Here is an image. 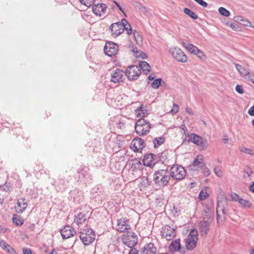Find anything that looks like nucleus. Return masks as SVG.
Segmentation results:
<instances>
[{
  "label": "nucleus",
  "instance_id": "obj_52",
  "mask_svg": "<svg viewBox=\"0 0 254 254\" xmlns=\"http://www.w3.org/2000/svg\"><path fill=\"white\" fill-rule=\"evenodd\" d=\"M179 111V106L176 104H173V108L171 110V112L173 114L177 113Z\"/></svg>",
  "mask_w": 254,
  "mask_h": 254
},
{
  "label": "nucleus",
  "instance_id": "obj_10",
  "mask_svg": "<svg viewBox=\"0 0 254 254\" xmlns=\"http://www.w3.org/2000/svg\"><path fill=\"white\" fill-rule=\"evenodd\" d=\"M205 166L204 162L203 157L201 155H197L192 163L190 164L189 168V169L193 172L199 171Z\"/></svg>",
  "mask_w": 254,
  "mask_h": 254
},
{
  "label": "nucleus",
  "instance_id": "obj_57",
  "mask_svg": "<svg viewBox=\"0 0 254 254\" xmlns=\"http://www.w3.org/2000/svg\"><path fill=\"white\" fill-rule=\"evenodd\" d=\"M114 2L115 3V4L116 5V6L118 7V8L119 9V10L122 11L125 15L126 14H125L124 13V11L123 9V8H122V7L120 5V4H119V3H118L117 1H114Z\"/></svg>",
  "mask_w": 254,
  "mask_h": 254
},
{
  "label": "nucleus",
  "instance_id": "obj_30",
  "mask_svg": "<svg viewBox=\"0 0 254 254\" xmlns=\"http://www.w3.org/2000/svg\"><path fill=\"white\" fill-rule=\"evenodd\" d=\"M165 142V137L161 136L158 137L154 138L152 140V142L155 148H157Z\"/></svg>",
  "mask_w": 254,
  "mask_h": 254
},
{
  "label": "nucleus",
  "instance_id": "obj_12",
  "mask_svg": "<svg viewBox=\"0 0 254 254\" xmlns=\"http://www.w3.org/2000/svg\"><path fill=\"white\" fill-rule=\"evenodd\" d=\"M141 73L140 67L137 65H132L128 67L126 71V75L129 80L137 79Z\"/></svg>",
  "mask_w": 254,
  "mask_h": 254
},
{
  "label": "nucleus",
  "instance_id": "obj_44",
  "mask_svg": "<svg viewBox=\"0 0 254 254\" xmlns=\"http://www.w3.org/2000/svg\"><path fill=\"white\" fill-rule=\"evenodd\" d=\"M230 196L231 200L233 201H239L241 198L237 194L234 192H232Z\"/></svg>",
  "mask_w": 254,
  "mask_h": 254
},
{
  "label": "nucleus",
  "instance_id": "obj_50",
  "mask_svg": "<svg viewBox=\"0 0 254 254\" xmlns=\"http://www.w3.org/2000/svg\"><path fill=\"white\" fill-rule=\"evenodd\" d=\"M125 30H126L127 31V33L128 35H130L131 34V28L130 24L128 23L127 21V25H126V26L125 27Z\"/></svg>",
  "mask_w": 254,
  "mask_h": 254
},
{
  "label": "nucleus",
  "instance_id": "obj_34",
  "mask_svg": "<svg viewBox=\"0 0 254 254\" xmlns=\"http://www.w3.org/2000/svg\"><path fill=\"white\" fill-rule=\"evenodd\" d=\"M240 152L251 155H254V151L250 148H246L244 146H241L239 148Z\"/></svg>",
  "mask_w": 254,
  "mask_h": 254
},
{
  "label": "nucleus",
  "instance_id": "obj_46",
  "mask_svg": "<svg viewBox=\"0 0 254 254\" xmlns=\"http://www.w3.org/2000/svg\"><path fill=\"white\" fill-rule=\"evenodd\" d=\"M12 221L17 226H21L23 223V220L17 218H13Z\"/></svg>",
  "mask_w": 254,
  "mask_h": 254
},
{
  "label": "nucleus",
  "instance_id": "obj_37",
  "mask_svg": "<svg viewBox=\"0 0 254 254\" xmlns=\"http://www.w3.org/2000/svg\"><path fill=\"white\" fill-rule=\"evenodd\" d=\"M220 203H221V202H219V201H218V203H217V207L216 213H217V219L218 221L220 219V215L219 214V212L221 211L223 214H225L224 209L222 207H220Z\"/></svg>",
  "mask_w": 254,
  "mask_h": 254
},
{
  "label": "nucleus",
  "instance_id": "obj_53",
  "mask_svg": "<svg viewBox=\"0 0 254 254\" xmlns=\"http://www.w3.org/2000/svg\"><path fill=\"white\" fill-rule=\"evenodd\" d=\"M246 79H248L254 84V74H252L250 72V74L248 75Z\"/></svg>",
  "mask_w": 254,
  "mask_h": 254
},
{
  "label": "nucleus",
  "instance_id": "obj_43",
  "mask_svg": "<svg viewBox=\"0 0 254 254\" xmlns=\"http://www.w3.org/2000/svg\"><path fill=\"white\" fill-rule=\"evenodd\" d=\"M227 25L234 30H239V26L237 24L235 23H234L232 21H229L227 22Z\"/></svg>",
  "mask_w": 254,
  "mask_h": 254
},
{
  "label": "nucleus",
  "instance_id": "obj_24",
  "mask_svg": "<svg viewBox=\"0 0 254 254\" xmlns=\"http://www.w3.org/2000/svg\"><path fill=\"white\" fill-rule=\"evenodd\" d=\"M86 220V217L83 212H80L77 215L74 216V223L77 225L79 226L85 223Z\"/></svg>",
  "mask_w": 254,
  "mask_h": 254
},
{
  "label": "nucleus",
  "instance_id": "obj_4",
  "mask_svg": "<svg viewBox=\"0 0 254 254\" xmlns=\"http://www.w3.org/2000/svg\"><path fill=\"white\" fill-rule=\"evenodd\" d=\"M198 241V232L195 229H192L190 232L186 241V247L188 250L194 249Z\"/></svg>",
  "mask_w": 254,
  "mask_h": 254
},
{
  "label": "nucleus",
  "instance_id": "obj_19",
  "mask_svg": "<svg viewBox=\"0 0 254 254\" xmlns=\"http://www.w3.org/2000/svg\"><path fill=\"white\" fill-rule=\"evenodd\" d=\"M124 74L125 73L123 70L117 69L112 73L111 80L114 83H118L122 81Z\"/></svg>",
  "mask_w": 254,
  "mask_h": 254
},
{
  "label": "nucleus",
  "instance_id": "obj_22",
  "mask_svg": "<svg viewBox=\"0 0 254 254\" xmlns=\"http://www.w3.org/2000/svg\"><path fill=\"white\" fill-rule=\"evenodd\" d=\"M0 247L9 254H17L15 250L3 240H0Z\"/></svg>",
  "mask_w": 254,
  "mask_h": 254
},
{
  "label": "nucleus",
  "instance_id": "obj_59",
  "mask_svg": "<svg viewBox=\"0 0 254 254\" xmlns=\"http://www.w3.org/2000/svg\"><path fill=\"white\" fill-rule=\"evenodd\" d=\"M128 254H138V251L135 249H131Z\"/></svg>",
  "mask_w": 254,
  "mask_h": 254
},
{
  "label": "nucleus",
  "instance_id": "obj_38",
  "mask_svg": "<svg viewBox=\"0 0 254 254\" xmlns=\"http://www.w3.org/2000/svg\"><path fill=\"white\" fill-rule=\"evenodd\" d=\"M141 165V162L137 159L132 161L131 168L134 171L136 169L140 168Z\"/></svg>",
  "mask_w": 254,
  "mask_h": 254
},
{
  "label": "nucleus",
  "instance_id": "obj_40",
  "mask_svg": "<svg viewBox=\"0 0 254 254\" xmlns=\"http://www.w3.org/2000/svg\"><path fill=\"white\" fill-rule=\"evenodd\" d=\"M218 11L221 15L226 17L229 16L230 14V12L223 7H220L218 9Z\"/></svg>",
  "mask_w": 254,
  "mask_h": 254
},
{
  "label": "nucleus",
  "instance_id": "obj_5",
  "mask_svg": "<svg viewBox=\"0 0 254 254\" xmlns=\"http://www.w3.org/2000/svg\"><path fill=\"white\" fill-rule=\"evenodd\" d=\"M79 238L85 246H88L95 240V234L91 229H84L80 232Z\"/></svg>",
  "mask_w": 254,
  "mask_h": 254
},
{
  "label": "nucleus",
  "instance_id": "obj_48",
  "mask_svg": "<svg viewBox=\"0 0 254 254\" xmlns=\"http://www.w3.org/2000/svg\"><path fill=\"white\" fill-rule=\"evenodd\" d=\"M203 175L205 177L208 176L210 174V170L205 167V166L201 169Z\"/></svg>",
  "mask_w": 254,
  "mask_h": 254
},
{
  "label": "nucleus",
  "instance_id": "obj_23",
  "mask_svg": "<svg viewBox=\"0 0 254 254\" xmlns=\"http://www.w3.org/2000/svg\"><path fill=\"white\" fill-rule=\"evenodd\" d=\"M142 254H156V249L152 243L146 245L142 252Z\"/></svg>",
  "mask_w": 254,
  "mask_h": 254
},
{
  "label": "nucleus",
  "instance_id": "obj_3",
  "mask_svg": "<svg viewBox=\"0 0 254 254\" xmlns=\"http://www.w3.org/2000/svg\"><path fill=\"white\" fill-rule=\"evenodd\" d=\"M127 20L122 19L121 22L112 24L109 27V30L111 32L112 36L117 37L121 34L125 30V27L127 25Z\"/></svg>",
  "mask_w": 254,
  "mask_h": 254
},
{
  "label": "nucleus",
  "instance_id": "obj_15",
  "mask_svg": "<svg viewBox=\"0 0 254 254\" xmlns=\"http://www.w3.org/2000/svg\"><path fill=\"white\" fill-rule=\"evenodd\" d=\"M130 229V225L127 219L121 218L117 220L116 229L118 232H125Z\"/></svg>",
  "mask_w": 254,
  "mask_h": 254
},
{
  "label": "nucleus",
  "instance_id": "obj_54",
  "mask_svg": "<svg viewBox=\"0 0 254 254\" xmlns=\"http://www.w3.org/2000/svg\"><path fill=\"white\" fill-rule=\"evenodd\" d=\"M142 12H143L144 13H147L148 12V8L143 6V5H140V8L139 9Z\"/></svg>",
  "mask_w": 254,
  "mask_h": 254
},
{
  "label": "nucleus",
  "instance_id": "obj_45",
  "mask_svg": "<svg viewBox=\"0 0 254 254\" xmlns=\"http://www.w3.org/2000/svg\"><path fill=\"white\" fill-rule=\"evenodd\" d=\"M215 174L218 177H222L223 176V172L220 167H215L214 169Z\"/></svg>",
  "mask_w": 254,
  "mask_h": 254
},
{
  "label": "nucleus",
  "instance_id": "obj_27",
  "mask_svg": "<svg viewBox=\"0 0 254 254\" xmlns=\"http://www.w3.org/2000/svg\"><path fill=\"white\" fill-rule=\"evenodd\" d=\"M180 248L181 244L180 239L173 241L169 246V249L171 252L178 251L180 249Z\"/></svg>",
  "mask_w": 254,
  "mask_h": 254
},
{
  "label": "nucleus",
  "instance_id": "obj_6",
  "mask_svg": "<svg viewBox=\"0 0 254 254\" xmlns=\"http://www.w3.org/2000/svg\"><path fill=\"white\" fill-rule=\"evenodd\" d=\"M122 241L124 245L129 248H132L137 244V236L134 232H128L123 235Z\"/></svg>",
  "mask_w": 254,
  "mask_h": 254
},
{
  "label": "nucleus",
  "instance_id": "obj_29",
  "mask_svg": "<svg viewBox=\"0 0 254 254\" xmlns=\"http://www.w3.org/2000/svg\"><path fill=\"white\" fill-rule=\"evenodd\" d=\"M92 193L94 195L95 198L101 197L103 198L102 195L104 194L103 188L100 186L95 187L92 190Z\"/></svg>",
  "mask_w": 254,
  "mask_h": 254
},
{
  "label": "nucleus",
  "instance_id": "obj_20",
  "mask_svg": "<svg viewBox=\"0 0 254 254\" xmlns=\"http://www.w3.org/2000/svg\"><path fill=\"white\" fill-rule=\"evenodd\" d=\"M75 233L74 229L69 225L65 226L61 230L62 236L64 239L73 236Z\"/></svg>",
  "mask_w": 254,
  "mask_h": 254
},
{
  "label": "nucleus",
  "instance_id": "obj_51",
  "mask_svg": "<svg viewBox=\"0 0 254 254\" xmlns=\"http://www.w3.org/2000/svg\"><path fill=\"white\" fill-rule=\"evenodd\" d=\"M235 89L236 91L240 94H243L244 92V90L241 85H237L236 86Z\"/></svg>",
  "mask_w": 254,
  "mask_h": 254
},
{
  "label": "nucleus",
  "instance_id": "obj_41",
  "mask_svg": "<svg viewBox=\"0 0 254 254\" xmlns=\"http://www.w3.org/2000/svg\"><path fill=\"white\" fill-rule=\"evenodd\" d=\"M253 172L252 169L250 167H246L244 170V177L245 178L250 177L253 174Z\"/></svg>",
  "mask_w": 254,
  "mask_h": 254
},
{
  "label": "nucleus",
  "instance_id": "obj_47",
  "mask_svg": "<svg viewBox=\"0 0 254 254\" xmlns=\"http://www.w3.org/2000/svg\"><path fill=\"white\" fill-rule=\"evenodd\" d=\"M9 190V186L6 183L2 186H0V191L7 192Z\"/></svg>",
  "mask_w": 254,
  "mask_h": 254
},
{
  "label": "nucleus",
  "instance_id": "obj_39",
  "mask_svg": "<svg viewBox=\"0 0 254 254\" xmlns=\"http://www.w3.org/2000/svg\"><path fill=\"white\" fill-rule=\"evenodd\" d=\"M162 79L159 78L153 80L151 83V87L154 89H157L161 85Z\"/></svg>",
  "mask_w": 254,
  "mask_h": 254
},
{
  "label": "nucleus",
  "instance_id": "obj_7",
  "mask_svg": "<svg viewBox=\"0 0 254 254\" xmlns=\"http://www.w3.org/2000/svg\"><path fill=\"white\" fill-rule=\"evenodd\" d=\"M170 177L177 180L184 179L186 174L184 168L178 165H173L170 169Z\"/></svg>",
  "mask_w": 254,
  "mask_h": 254
},
{
  "label": "nucleus",
  "instance_id": "obj_56",
  "mask_svg": "<svg viewBox=\"0 0 254 254\" xmlns=\"http://www.w3.org/2000/svg\"><path fill=\"white\" fill-rule=\"evenodd\" d=\"M23 254H33L30 249H23Z\"/></svg>",
  "mask_w": 254,
  "mask_h": 254
},
{
  "label": "nucleus",
  "instance_id": "obj_36",
  "mask_svg": "<svg viewBox=\"0 0 254 254\" xmlns=\"http://www.w3.org/2000/svg\"><path fill=\"white\" fill-rule=\"evenodd\" d=\"M184 12L187 15H189L193 19H196L197 18V15L194 12L191 11L190 9L188 8H185L184 9Z\"/></svg>",
  "mask_w": 254,
  "mask_h": 254
},
{
  "label": "nucleus",
  "instance_id": "obj_26",
  "mask_svg": "<svg viewBox=\"0 0 254 254\" xmlns=\"http://www.w3.org/2000/svg\"><path fill=\"white\" fill-rule=\"evenodd\" d=\"M235 67L241 76L245 78H246L250 74V71L248 70H247L243 66L238 64H235Z\"/></svg>",
  "mask_w": 254,
  "mask_h": 254
},
{
  "label": "nucleus",
  "instance_id": "obj_16",
  "mask_svg": "<svg viewBox=\"0 0 254 254\" xmlns=\"http://www.w3.org/2000/svg\"><path fill=\"white\" fill-rule=\"evenodd\" d=\"M158 161V157L152 153L146 154L143 159L144 165L150 167H152Z\"/></svg>",
  "mask_w": 254,
  "mask_h": 254
},
{
  "label": "nucleus",
  "instance_id": "obj_13",
  "mask_svg": "<svg viewBox=\"0 0 254 254\" xmlns=\"http://www.w3.org/2000/svg\"><path fill=\"white\" fill-rule=\"evenodd\" d=\"M118 46L112 42H106L104 48V51L109 57H112L117 54L118 51Z\"/></svg>",
  "mask_w": 254,
  "mask_h": 254
},
{
  "label": "nucleus",
  "instance_id": "obj_21",
  "mask_svg": "<svg viewBox=\"0 0 254 254\" xmlns=\"http://www.w3.org/2000/svg\"><path fill=\"white\" fill-rule=\"evenodd\" d=\"M17 206H16L15 208L18 213H22L27 206V203L24 198L19 199L17 201Z\"/></svg>",
  "mask_w": 254,
  "mask_h": 254
},
{
  "label": "nucleus",
  "instance_id": "obj_55",
  "mask_svg": "<svg viewBox=\"0 0 254 254\" xmlns=\"http://www.w3.org/2000/svg\"><path fill=\"white\" fill-rule=\"evenodd\" d=\"M248 113L250 115L254 116V105L249 109Z\"/></svg>",
  "mask_w": 254,
  "mask_h": 254
},
{
  "label": "nucleus",
  "instance_id": "obj_14",
  "mask_svg": "<svg viewBox=\"0 0 254 254\" xmlns=\"http://www.w3.org/2000/svg\"><path fill=\"white\" fill-rule=\"evenodd\" d=\"M161 234L163 237L167 241H170L176 236V228L169 225H165L162 228Z\"/></svg>",
  "mask_w": 254,
  "mask_h": 254
},
{
  "label": "nucleus",
  "instance_id": "obj_49",
  "mask_svg": "<svg viewBox=\"0 0 254 254\" xmlns=\"http://www.w3.org/2000/svg\"><path fill=\"white\" fill-rule=\"evenodd\" d=\"M195 2L198 3L201 6L203 7H206L207 6V3L204 1L203 0H194Z\"/></svg>",
  "mask_w": 254,
  "mask_h": 254
},
{
  "label": "nucleus",
  "instance_id": "obj_61",
  "mask_svg": "<svg viewBox=\"0 0 254 254\" xmlns=\"http://www.w3.org/2000/svg\"><path fill=\"white\" fill-rule=\"evenodd\" d=\"M186 111L187 113H188L190 115H191V114H193V113L191 111V109L189 108H187L186 109Z\"/></svg>",
  "mask_w": 254,
  "mask_h": 254
},
{
  "label": "nucleus",
  "instance_id": "obj_8",
  "mask_svg": "<svg viewBox=\"0 0 254 254\" xmlns=\"http://www.w3.org/2000/svg\"><path fill=\"white\" fill-rule=\"evenodd\" d=\"M169 53L176 60L179 62L186 63L187 57L183 51L178 47H173L170 49Z\"/></svg>",
  "mask_w": 254,
  "mask_h": 254
},
{
  "label": "nucleus",
  "instance_id": "obj_25",
  "mask_svg": "<svg viewBox=\"0 0 254 254\" xmlns=\"http://www.w3.org/2000/svg\"><path fill=\"white\" fill-rule=\"evenodd\" d=\"M135 112L136 116L137 117H140L141 118L146 117L148 114L146 107L143 105L137 108L135 110Z\"/></svg>",
  "mask_w": 254,
  "mask_h": 254
},
{
  "label": "nucleus",
  "instance_id": "obj_18",
  "mask_svg": "<svg viewBox=\"0 0 254 254\" xmlns=\"http://www.w3.org/2000/svg\"><path fill=\"white\" fill-rule=\"evenodd\" d=\"M92 8L93 13L98 16H103L107 10L106 4L102 3L93 5Z\"/></svg>",
  "mask_w": 254,
  "mask_h": 254
},
{
  "label": "nucleus",
  "instance_id": "obj_1",
  "mask_svg": "<svg viewBox=\"0 0 254 254\" xmlns=\"http://www.w3.org/2000/svg\"><path fill=\"white\" fill-rule=\"evenodd\" d=\"M170 178V172L167 170L162 169L154 173L153 180L158 186L164 187L168 185Z\"/></svg>",
  "mask_w": 254,
  "mask_h": 254
},
{
  "label": "nucleus",
  "instance_id": "obj_17",
  "mask_svg": "<svg viewBox=\"0 0 254 254\" xmlns=\"http://www.w3.org/2000/svg\"><path fill=\"white\" fill-rule=\"evenodd\" d=\"M145 142L141 138H135L131 143V148L134 151H140L145 147Z\"/></svg>",
  "mask_w": 254,
  "mask_h": 254
},
{
  "label": "nucleus",
  "instance_id": "obj_60",
  "mask_svg": "<svg viewBox=\"0 0 254 254\" xmlns=\"http://www.w3.org/2000/svg\"><path fill=\"white\" fill-rule=\"evenodd\" d=\"M250 190L251 191L254 192V182H253L252 184L250 186Z\"/></svg>",
  "mask_w": 254,
  "mask_h": 254
},
{
  "label": "nucleus",
  "instance_id": "obj_9",
  "mask_svg": "<svg viewBox=\"0 0 254 254\" xmlns=\"http://www.w3.org/2000/svg\"><path fill=\"white\" fill-rule=\"evenodd\" d=\"M183 46L190 54L195 55L199 59L201 60L206 59V56L203 52L192 44L184 42Z\"/></svg>",
  "mask_w": 254,
  "mask_h": 254
},
{
  "label": "nucleus",
  "instance_id": "obj_28",
  "mask_svg": "<svg viewBox=\"0 0 254 254\" xmlns=\"http://www.w3.org/2000/svg\"><path fill=\"white\" fill-rule=\"evenodd\" d=\"M131 51L133 56L137 58H141L142 59H145L147 58V55L140 50H138L136 47H132Z\"/></svg>",
  "mask_w": 254,
  "mask_h": 254
},
{
  "label": "nucleus",
  "instance_id": "obj_58",
  "mask_svg": "<svg viewBox=\"0 0 254 254\" xmlns=\"http://www.w3.org/2000/svg\"><path fill=\"white\" fill-rule=\"evenodd\" d=\"M253 23L249 21L246 20L245 21V23H244V25L246 26H249L251 27V26H253Z\"/></svg>",
  "mask_w": 254,
  "mask_h": 254
},
{
  "label": "nucleus",
  "instance_id": "obj_32",
  "mask_svg": "<svg viewBox=\"0 0 254 254\" xmlns=\"http://www.w3.org/2000/svg\"><path fill=\"white\" fill-rule=\"evenodd\" d=\"M139 65L138 66L140 67V70H141V69L143 71H145V73L150 71V66L147 62L141 61L139 63Z\"/></svg>",
  "mask_w": 254,
  "mask_h": 254
},
{
  "label": "nucleus",
  "instance_id": "obj_35",
  "mask_svg": "<svg viewBox=\"0 0 254 254\" xmlns=\"http://www.w3.org/2000/svg\"><path fill=\"white\" fill-rule=\"evenodd\" d=\"M209 196V194L207 192L206 189H203L199 193L198 198L200 200H204Z\"/></svg>",
  "mask_w": 254,
  "mask_h": 254
},
{
  "label": "nucleus",
  "instance_id": "obj_42",
  "mask_svg": "<svg viewBox=\"0 0 254 254\" xmlns=\"http://www.w3.org/2000/svg\"><path fill=\"white\" fill-rule=\"evenodd\" d=\"M80 2L87 7H89L93 5L94 3V0H79Z\"/></svg>",
  "mask_w": 254,
  "mask_h": 254
},
{
  "label": "nucleus",
  "instance_id": "obj_64",
  "mask_svg": "<svg viewBox=\"0 0 254 254\" xmlns=\"http://www.w3.org/2000/svg\"><path fill=\"white\" fill-rule=\"evenodd\" d=\"M229 141V138L227 136H225L224 137L223 139V141L224 143H227Z\"/></svg>",
  "mask_w": 254,
  "mask_h": 254
},
{
  "label": "nucleus",
  "instance_id": "obj_62",
  "mask_svg": "<svg viewBox=\"0 0 254 254\" xmlns=\"http://www.w3.org/2000/svg\"><path fill=\"white\" fill-rule=\"evenodd\" d=\"M134 5L136 7H137L139 8V9H140V5H142L140 3L137 2H134Z\"/></svg>",
  "mask_w": 254,
  "mask_h": 254
},
{
  "label": "nucleus",
  "instance_id": "obj_31",
  "mask_svg": "<svg viewBox=\"0 0 254 254\" xmlns=\"http://www.w3.org/2000/svg\"><path fill=\"white\" fill-rule=\"evenodd\" d=\"M199 226L200 229V231L206 234L208 229H209V223L207 221H201L199 223Z\"/></svg>",
  "mask_w": 254,
  "mask_h": 254
},
{
  "label": "nucleus",
  "instance_id": "obj_2",
  "mask_svg": "<svg viewBox=\"0 0 254 254\" xmlns=\"http://www.w3.org/2000/svg\"><path fill=\"white\" fill-rule=\"evenodd\" d=\"M134 127L136 133L139 136H143L149 133L152 125L148 121L141 118L136 121Z\"/></svg>",
  "mask_w": 254,
  "mask_h": 254
},
{
  "label": "nucleus",
  "instance_id": "obj_63",
  "mask_svg": "<svg viewBox=\"0 0 254 254\" xmlns=\"http://www.w3.org/2000/svg\"><path fill=\"white\" fill-rule=\"evenodd\" d=\"M234 20L235 21H239V20L243 21L242 17H241V16H236V17H234Z\"/></svg>",
  "mask_w": 254,
  "mask_h": 254
},
{
  "label": "nucleus",
  "instance_id": "obj_33",
  "mask_svg": "<svg viewBox=\"0 0 254 254\" xmlns=\"http://www.w3.org/2000/svg\"><path fill=\"white\" fill-rule=\"evenodd\" d=\"M238 202L240 205L244 208H250L251 206V203L249 200L240 198Z\"/></svg>",
  "mask_w": 254,
  "mask_h": 254
},
{
  "label": "nucleus",
  "instance_id": "obj_11",
  "mask_svg": "<svg viewBox=\"0 0 254 254\" xmlns=\"http://www.w3.org/2000/svg\"><path fill=\"white\" fill-rule=\"evenodd\" d=\"M189 141L198 145L202 150L205 149L207 147V141L200 136L191 133L189 136Z\"/></svg>",
  "mask_w": 254,
  "mask_h": 254
}]
</instances>
